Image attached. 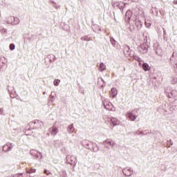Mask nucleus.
Masks as SVG:
<instances>
[{"label":"nucleus","mask_w":177,"mask_h":177,"mask_svg":"<svg viewBox=\"0 0 177 177\" xmlns=\"http://www.w3.org/2000/svg\"><path fill=\"white\" fill-rule=\"evenodd\" d=\"M163 35H167V31L165 30V28H163Z\"/></svg>","instance_id":"obj_38"},{"label":"nucleus","mask_w":177,"mask_h":177,"mask_svg":"<svg viewBox=\"0 0 177 177\" xmlns=\"http://www.w3.org/2000/svg\"><path fill=\"white\" fill-rule=\"evenodd\" d=\"M106 70V64L102 62L99 66V71H104Z\"/></svg>","instance_id":"obj_19"},{"label":"nucleus","mask_w":177,"mask_h":177,"mask_svg":"<svg viewBox=\"0 0 177 177\" xmlns=\"http://www.w3.org/2000/svg\"><path fill=\"white\" fill-rule=\"evenodd\" d=\"M93 151L94 153H97V151H99V147H97V149H95V148H93Z\"/></svg>","instance_id":"obj_37"},{"label":"nucleus","mask_w":177,"mask_h":177,"mask_svg":"<svg viewBox=\"0 0 177 177\" xmlns=\"http://www.w3.org/2000/svg\"><path fill=\"white\" fill-rule=\"evenodd\" d=\"M104 142L106 143V145H109L110 146H111V143H112L113 142L109 141V140H105Z\"/></svg>","instance_id":"obj_32"},{"label":"nucleus","mask_w":177,"mask_h":177,"mask_svg":"<svg viewBox=\"0 0 177 177\" xmlns=\"http://www.w3.org/2000/svg\"><path fill=\"white\" fill-rule=\"evenodd\" d=\"M126 48L128 49V50H129V46H126Z\"/></svg>","instance_id":"obj_42"},{"label":"nucleus","mask_w":177,"mask_h":177,"mask_svg":"<svg viewBox=\"0 0 177 177\" xmlns=\"http://www.w3.org/2000/svg\"><path fill=\"white\" fill-rule=\"evenodd\" d=\"M112 6L114 8H118L120 10H123L124 8H125V3H124V2H113Z\"/></svg>","instance_id":"obj_5"},{"label":"nucleus","mask_w":177,"mask_h":177,"mask_svg":"<svg viewBox=\"0 0 177 177\" xmlns=\"http://www.w3.org/2000/svg\"><path fill=\"white\" fill-rule=\"evenodd\" d=\"M81 40L86 41V42H89V41H91L90 37H88V36H84V37H81Z\"/></svg>","instance_id":"obj_23"},{"label":"nucleus","mask_w":177,"mask_h":177,"mask_svg":"<svg viewBox=\"0 0 177 177\" xmlns=\"http://www.w3.org/2000/svg\"><path fill=\"white\" fill-rule=\"evenodd\" d=\"M133 60H136L137 62H142V59L139 57L138 56H134Z\"/></svg>","instance_id":"obj_27"},{"label":"nucleus","mask_w":177,"mask_h":177,"mask_svg":"<svg viewBox=\"0 0 177 177\" xmlns=\"http://www.w3.org/2000/svg\"><path fill=\"white\" fill-rule=\"evenodd\" d=\"M142 68L145 71H149V70H150V66L148 64L144 63L142 64Z\"/></svg>","instance_id":"obj_20"},{"label":"nucleus","mask_w":177,"mask_h":177,"mask_svg":"<svg viewBox=\"0 0 177 177\" xmlns=\"http://www.w3.org/2000/svg\"><path fill=\"white\" fill-rule=\"evenodd\" d=\"M115 145H116L115 142H111V146L112 149H114V147H115Z\"/></svg>","instance_id":"obj_35"},{"label":"nucleus","mask_w":177,"mask_h":177,"mask_svg":"<svg viewBox=\"0 0 177 177\" xmlns=\"http://www.w3.org/2000/svg\"><path fill=\"white\" fill-rule=\"evenodd\" d=\"M101 81H102V82H104V81L103 80V78L100 77Z\"/></svg>","instance_id":"obj_44"},{"label":"nucleus","mask_w":177,"mask_h":177,"mask_svg":"<svg viewBox=\"0 0 177 177\" xmlns=\"http://www.w3.org/2000/svg\"><path fill=\"white\" fill-rule=\"evenodd\" d=\"M37 172V169L30 168V169H26V174H35Z\"/></svg>","instance_id":"obj_21"},{"label":"nucleus","mask_w":177,"mask_h":177,"mask_svg":"<svg viewBox=\"0 0 177 177\" xmlns=\"http://www.w3.org/2000/svg\"><path fill=\"white\" fill-rule=\"evenodd\" d=\"M110 121L112 123V124L113 125L112 127H110L111 129H113V128H114V127H115V125H118V120H117V119L112 118L110 120Z\"/></svg>","instance_id":"obj_15"},{"label":"nucleus","mask_w":177,"mask_h":177,"mask_svg":"<svg viewBox=\"0 0 177 177\" xmlns=\"http://www.w3.org/2000/svg\"><path fill=\"white\" fill-rule=\"evenodd\" d=\"M13 149V145L11 143L10 145H6L3 147V151H10Z\"/></svg>","instance_id":"obj_11"},{"label":"nucleus","mask_w":177,"mask_h":177,"mask_svg":"<svg viewBox=\"0 0 177 177\" xmlns=\"http://www.w3.org/2000/svg\"><path fill=\"white\" fill-rule=\"evenodd\" d=\"M44 174H46V175H50V171H49L48 170L45 169L44 170Z\"/></svg>","instance_id":"obj_36"},{"label":"nucleus","mask_w":177,"mask_h":177,"mask_svg":"<svg viewBox=\"0 0 177 177\" xmlns=\"http://www.w3.org/2000/svg\"><path fill=\"white\" fill-rule=\"evenodd\" d=\"M39 153L40 154V158H42V153L39 152Z\"/></svg>","instance_id":"obj_41"},{"label":"nucleus","mask_w":177,"mask_h":177,"mask_svg":"<svg viewBox=\"0 0 177 177\" xmlns=\"http://www.w3.org/2000/svg\"><path fill=\"white\" fill-rule=\"evenodd\" d=\"M103 106L106 110H108V111H113V104H111V102L107 100H104Z\"/></svg>","instance_id":"obj_3"},{"label":"nucleus","mask_w":177,"mask_h":177,"mask_svg":"<svg viewBox=\"0 0 177 177\" xmlns=\"http://www.w3.org/2000/svg\"><path fill=\"white\" fill-rule=\"evenodd\" d=\"M171 84H177V77H171Z\"/></svg>","instance_id":"obj_25"},{"label":"nucleus","mask_w":177,"mask_h":177,"mask_svg":"<svg viewBox=\"0 0 177 177\" xmlns=\"http://www.w3.org/2000/svg\"><path fill=\"white\" fill-rule=\"evenodd\" d=\"M49 132L51 135H53V136H56V135H57V133L59 132V129L57 127L53 126V127L49 129Z\"/></svg>","instance_id":"obj_7"},{"label":"nucleus","mask_w":177,"mask_h":177,"mask_svg":"<svg viewBox=\"0 0 177 177\" xmlns=\"http://www.w3.org/2000/svg\"><path fill=\"white\" fill-rule=\"evenodd\" d=\"M131 17H132V11L129 10L126 12V19H127V20H131Z\"/></svg>","instance_id":"obj_16"},{"label":"nucleus","mask_w":177,"mask_h":177,"mask_svg":"<svg viewBox=\"0 0 177 177\" xmlns=\"http://www.w3.org/2000/svg\"><path fill=\"white\" fill-rule=\"evenodd\" d=\"M15 44H11L10 45V50H15Z\"/></svg>","instance_id":"obj_31"},{"label":"nucleus","mask_w":177,"mask_h":177,"mask_svg":"<svg viewBox=\"0 0 177 177\" xmlns=\"http://www.w3.org/2000/svg\"><path fill=\"white\" fill-rule=\"evenodd\" d=\"M67 131L68 133H73L74 131H75V128H74V124H71L68 126Z\"/></svg>","instance_id":"obj_12"},{"label":"nucleus","mask_w":177,"mask_h":177,"mask_svg":"<svg viewBox=\"0 0 177 177\" xmlns=\"http://www.w3.org/2000/svg\"><path fill=\"white\" fill-rule=\"evenodd\" d=\"M173 3H174V5H177V0H174Z\"/></svg>","instance_id":"obj_40"},{"label":"nucleus","mask_w":177,"mask_h":177,"mask_svg":"<svg viewBox=\"0 0 177 177\" xmlns=\"http://www.w3.org/2000/svg\"><path fill=\"white\" fill-rule=\"evenodd\" d=\"M150 26H151L150 23H147V21H145V26L147 27V28H149Z\"/></svg>","instance_id":"obj_33"},{"label":"nucleus","mask_w":177,"mask_h":177,"mask_svg":"<svg viewBox=\"0 0 177 177\" xmlns=\"http://www.w3.org/2000/svg\"><path fill=\"white\" fill-rule=\"evenodd\" d=\"M44 127V122L42 121L37 120L34 122V127L36 129H41Z\"/></svg>","instance_id":"obj_8"},{"label":"nucleus","mask_w":177,"mask_h":177,"mask_svg":"<svg viewBox=\"0 0 177 177\" xmlns=\"http://www.w3.org/2000/svg\"><path fill=\"white\" fill-rule=\"evenodd\" d=\"M47 57L50 63H53V62H55V60H56V56H55V55H53V54H49L47 56Z\"/></svg>","instance_id":"obj_13"},{"label":"nucleus","mask_w":177,"mask_h":177,"mask_svg":"<svg viewBox=\"0 0 177 177\" xmlns=\"http://www.w3.org/2000/svg\"><path fill=\"white\" fill-rule=\"evenodd\" d=\"M59 84H60V80L55 79L54 80V85H55V86H59Z\"/></svg>","instance_id":"obj_24"},{"label":"nucleus","mask_w":177,"mask_h":177,"mask_svg":"<svg viewBox=\"0 0 177 177\" xmlns=\"http://www.w3.org/2000/svg\"><path fill=\"white\" fill-rule=\"evenodd\" d=\"M0 32H1V34H6V29L3 28L0 30Z\"/></svg>","instance_id":"obj_34"},{"label":"nucleus","mask_w":177,"mask_h":177,"mask_svg":"<svg viewBox=\"0 0 177 177\" xmlns=\"http://www.w3.org/2000/svg\"><path fill=\"white\" fill-rule=\"evenodd\" d=\"M0 16H1V14H0Z\"/></svg>","instance_id":"obj_45"},{"label":"nucleus","mask_w":177,"mask_h":177,"mask_svg":"<svg viewBox=\"0 0 177 177\" xmlns=\"http://www.w3.org/2000/svg\"><path fill=\"white\" fill-rule=\"evenodd\" d=\"M122 174L125 176H132V174H133V170L127 167L122 169Z\"/></svg>","instance_id":"obj_6"},{"label":"nucleus","mask_w":177,"mask_h":177,"mask_svg":"<svg viewBox=\"0 0 177 177\" xmlns=\"http://www.w3.org/2000/svg\"><path fill=\"white\" fill-rule=\"evenodd\" d=\"M135 24H136V26L137 29L140 30V28H142V27L143 26V22H142L139 19H136Z\"/></svg>","instance_id":"obj_10"},{"label":"nucleus","mask_w":177,"mask_h":177,"mask_svg":"<svg viewBox=\"0 0 177 177\" xmlns=\"http://www.w3.org/2000/svg\"><path fill=\"white\" fill-rule=\"evenodd\" d=\"M153 49L158 56H162V50H161V47H160V45H158V44L156 43L153 45Z\"/></svg>","instance_id":"obj_4"},{"label":"nucleus","mask_w":177,"mask_h":177,"mask_svg":"<svg viewBox=\"0 0 177 177\" xmlns=\"http://www.w3.org/2000/svg\"><path fill=\"white\" fill-rule=\"evenodd\" d=\"M82 143L83 146L84 147H86V149H91L89 147V146H91V142L85 140H83Z\"/></svg>","instance_id":"obj_14"},{"label":"nucleus","mask_w":177,"mask_h":177,"mask_svg":"<svg viewBox=\"0 0 177 177\" xmlns=\"http://www.w3.org/2000/svg\"><path fill=\"white\" fill-rule=\"evenodd\" d=\"M126 116L127 117V118H129L130 121H135V120H136V118H138L136 115H133L132 112H128Z\"/></svg>","instance_id":"obj_9"},{"label":"nucleus","mask_w":177,"mask_h":177,"mask_svg":"<svg viewBox=\"0 0 177 177\" xmlns=\"http://www.w3.org/2000/svg\"><path fill=\"white\" fill-rule=\"evenodd\" d=\"M51 3H53V6L55 9H59L60 8V6L56 5V3H55V1H52Z\"/></svg>","instance_id":"obj_26"},{"label":"nucleus","mask_w":177,"mask_h":177,"mask_svg":"<svg viewBox=\"0 0 177 177\" xmlns=\"http://www.w3.org/2000/svg\"><path fill=\"white\" fill-rule=\"evenodd\" d=\"M134 135H145V133H143V132H142V131H137L134 132Z\"/></svg>","instance_id":"obj_30"},{"label":"nucleus","mask_w":177,"mask_h":177,"mask_svg":"<svg viewBox=\"0 0 177 177\" xmlns=\"http://www.w3.org/2000/svg\"><path fill=\"white\" fill-rule=\"evenodd\" d=\"M169 142H170L171 146H173L174 145V142H172V140H169Z\"/></svg>","instance_id":"obj_39"},{"label":"nucleus","mask_w":177,"mask_h":177,"mask_svg":"<svg viewBox=\"0 0 177 177\" xmlns=\"http://www.w3.org/2000/svg\"><path fill=\"white\" fill-rule=\"evenodd\" d=\"M110 42L113 48H115V45H117V41H115L113 37H110Z\"/></svg>","instance_id":"obj_18"},{"label":"nucleus","mask_w":177,"mask_h":177,"mask_svg":"<svg viewBox=\"0 0 177 177\" xmlns=\"http://www.w3.org/2000/svg\"><path fill=\"white\" fill-rule=\"evenodd\" d=\"M148 49H149V46L146 43L141 44L138 48V50L140 52V53H142V55H144V53H147Z\"/></svg>","instance_id":"obj_2"},{"label":"nucleus","mask_w":177,"mask_h":177,"mask_svg":"<svg viewBox=\"0 0 177 177\" xmlns=\"http://www.w3.org/2000/svg\"><path fill=\"white\" fill-rule=\"evenodd\" d=\"M67 164H70V165H72L73 168H75V165H77V156L74 155H68L66 158Z\"/></svg>","instance_id":"obj_1"},{"label":"nucleus","mask_w":177,"mask_h":177,"mask_svg":"<svg viewBox=\"0 0 177 177\" xmlns=\"http://www.w3.org/2000/svg\"><path fill=\"white\" fill-rule=\"evenodd\" d=\"M14 21L12 22L13 26H17L20 23V19L17 17H12Z\"/></svg>","instance_id":"obj_17"},{"label":"nucleus","mask_w":177,"mask_h":177,"mask_svg":"<svg viewBox=\"0 0 177 177\" xmlns=\"http://www.w3.org/2000/svg\"><path fill=\"white\" fill-rule=\"evenodd\" d=\"M37 153L38 152L36 150H34V149L30 150L31 156H35V158H38V154Z\"/></svg>","instance_id":"obj_22"},{"label":"nucleus","mask_w":177,"mask_h":177,"mask_svg":"<svg viewBox=\"0 0 177 177\" xmlns=\"http://www.w3.org/2000/svg\"><path fill=\"white\" fill-rule=\"evenodd\" d=\"M111 92H112L113 96H115L117 95V89L111 88Z\"/></svg>","instance_id":"obj_29"},{"label":"nucleus","mask_w":177,"mask_h":177,"mask_svg":"<svg viewBox=\"0 0 177 177\" xmlns=\"http://www.w3.org/2000/svg\"><path fill=\"white\" fill-rule=\"evenodd\" d=\"M7 24H10L11 23L10 22H9V21H7Z\"/></svg>","instance_id":"obj_43"},{"label":"nucleus","mask_w":177,"mask_h":177,"mask_svg":"<svg viewBox=\"0 0 177 177\" xmlns=\"http://www.w3.org/2000/svg\"><path fill=\"white\" fill-rule=\"evenodd\" d=\"M62 177H67V173L66 172L65 170H62Z\"/></svg>","instance_id":"obj_28"}]
</instances>
